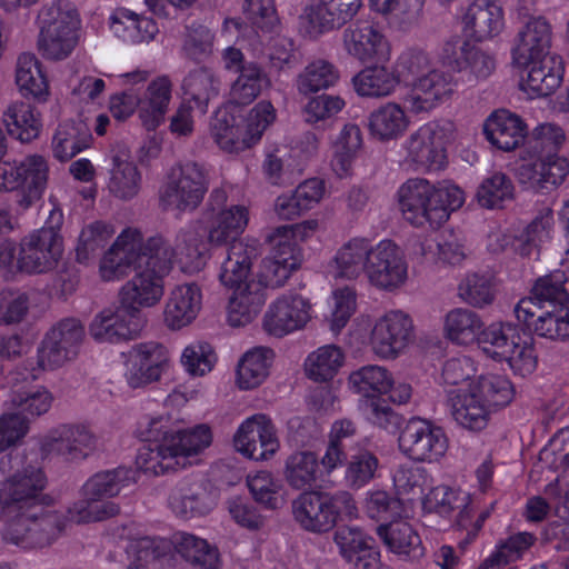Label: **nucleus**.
<instances>
[{
  "mask_svg": "<svg viewBox=\"0 0 569 569\" xmlns=\"http://www.w3.org/2000/svg\"><path fill=\"white\" fill-rule=\"evenodd\" d=\"M0 473L6 477L0 481L4 542L27 550L51 546L64 532L68 517L53 509L52 498L44 493V471L12 450L0 458Z\"/></svg>",
  "mask_w": 569,
  "mask_h": 569,
  "instance_id": "nucleus-1",
  "label": "nucleus"
},
{
  "mask_svg": "<svg viewBox=\"0 0 569 569\" xmlns=\"http://www.w3.org/2000/svg\"><path fill=\"white\" fill-rule=\"evenodd\" d=\"M138 435L143 445L137 455V468L148 476H160L177 468H184L188 458L209 447L212 440L208 426L189 430L170 431L162 417H144L139 421Z\"/></svg>",
  "mask_w": 569,
  "mask_h": 569,
  "instance_id": "nucleus-2",
  "label": "nucleus"
},
{
  "mask_svg": "<svg viewBox=\"0 0 569 569\" xmlns=\"http://www.w3.org/2000/svg\"><path fill=\"white\" fill-rule=\"evenodd\" d=\"M173 257L174 250L162 237L144 242L139 230L127 228L101 259L100 274L103 280L113 281L140 270L163 280L172 269Z\"/></svg>",
  "mask_w": 569,
  "mask_h": 569,
  "instance_id": "nucleus-3",
  "label": "nucleus"
},
{
  "mask_svg": "<svg viewBox=\"0 0 569 569\" xmlns=\"http://www.w3.org/2000/svg\"><path fill=\"white\" fill-rule=\"evenodd\" d=\"M399 209L405 220L415 227H440L450 212L465 202L463 191L453 184H432L422 178H411L397 192Z\"/></svg>",
  "mask_w": 569,
  "mask_h": 569,
  "instance_id": "nucleus-4",
  "label": "nucleus"
},
{
  "mask_svg": "<svg viewBox=\"0 0 569 569\" xmlns=\"http://www.w3.org/2000/svg\"><path fill=\"white\" fill-rule=\"evenodd\" d=\"M38 50L48 60L67 59L80 39L81 18L74 3L57 0L42 7L39 13Z\"/></svg>",
  "mask_w": 569,
  "mask_h": 569,
  "instance_id": "nucleus-5",
  "label": "nucleus"
},
{
  "mask_svg": "<svg viewBox=\"0 0 569 569\" xmlns=\"http://www.w3.org/2000/svg\"><path fill=\"white\" fill-rule=\"evenodd\" d=\"M128 479V471L118 468L93 475L82 487L83 498L68 508L70 520L77 523L102 521L119 513V507L104 498L117 496Z\"/></svg>",
  "mask_w": 569,
  "mask_h": 569,
  "instance_id": "nucleus-6",
  "label": "nucleus"
},
{
  "mask_svg": "<svg viewBox=\"0 0 569 569\" xmlns=\"http://www.w3.org/2000/svg\"><path fill=\"white\" fill-rule=\"evenodd\" d=\"M209 184V171L204 164L191 160L179 163L171 169L160 192V201L167 210L192 212L201 204Z\"/></svg>",
  "mask_w": 569,
  "mask_h": 569,
  "instance_id": "nucleus-7",
  "label": "nucleus"
},
{
  "mask_svg": "<svg viewBox=\"0 0 569 569\" xmlns=\"http://www.w3.org/2000/svg\"><path fill=\"white\" fill-rule=\"evenodd\" d=\"M61 223L62 213L51 211L49 221L42 228L21 240L17 259L19 270L27 273H44L57 266L62 254Z\"/></svg>",
  "mask_w": 569,
  "mask_h": 569,
  "instance_id": "nucleus-8",
  "label": "nucleus"
},
{
  "mask_svg": "<svg viewBox=\"0 0 569 569\" xmlns=\"http://www.w3.org/2000/svg\"><path fill=\"white\" fill-rule=\"evenodd\" d=\"M48 173V163L39 154L27 156L18 163H0V190H17V203L28 209L42 198Z\"/></svg>",
  "mask_w": 569,
  "mask_h": 569,
  "instance_id": "nucleus-9",
  "label": "nucleus"
},
{
  "mask_svg": "<svg viewBox=\"0 0 569 569\" xmlns=\"http://www.w3.org/2000/svg\"><path fill=\"white\" fill-rule=\"evenodd\" d=\"M453 132L449 120L429 121L413 131L405 142L407 161L427 170H440L446 166V146Z\"/></svg>",
  "mask_w": 569,
  "mask_h": 569,
  "instance_id": "nucleus-10",
  "label": "nucleus"
},
{
  "mask_svg": "<svg viewBox=\"0 0 569 569\" xmlns=\"http://www.w3.org/2000/svg\"><path fill=\"white\" fill-rule=\"evenodd\" d=\"M519 337L510 325L492 323L483 333V351L498 361H507L515 373L526 377L537 367L535 349L516 341Z\"/></svg>",
  "mask_w": 569,
  "mask_h": 569,
  "instance_id": "nucleus-11",
  "label": "nucleus"
},
{
  "mask_svg": "<svg viewBox=\"0 0 569 569\" xmlns=\"http://www.w3.org/2000/svg\"><path fill=\"white\" fill-rule=\"evenodd\" d=\"M398 443L405 456L418 462L438 461L448 449L445 431L421 418H411L406 422L401 428Z\"/></svg>",
  "mask_w": 569,
  "mask_h": 569,
  "instance_id": "nucleus-12",
  "label": "nucleus"
},
{
  "mask_svg": "<svg viewBox=\"0 0 569 569\" xmlns=\"http://www.w3.org/2000/svg\"><path fill=\"white\" fill-rule=\"evenodd\" d=\"M143 327V319L137 307L119 305L103 308L91 320L89 336L97 342L119 343L136 339Z\"/></svg>",
  "mask_w": 569,
  "mask_h": 569,
  "instance_id": "nucleus-13",
  "label": "nucleus"
},
{
  "mask_svg": "<svg viewBox=\"0 0 569 569\" xmlns=\"http://www.w3.org/2000/svg\"><path fill=\"white\" fill-rule=\"evenodd\" d=\"M84 338V328L78 319L66 318L56 323L44 336L38 350L42 369H54L73 359Z\"/></svg>",
  "mask_w": 569,
  "mask_h": 569,
  "instance_id": "nucleus-14",
  "label": "nucleus"
},
{
  "mask_svg": "<svg viewBox=\"0 0 569 569\" xmlns=\"http://www.w3.org/2000/svg\"><path fill=\"white\" fill-rule=\"evenodd\" d=\"M97 436L83 423H62L51 429L41 442L46 455L67 462L87 459L97 449Z\"/></svg>",
  "mask_w": 569,
  "mask_h": 569,
  "instance_id": "nucleus-15",
  "label": "nucleus"
},
{
  "mask_svg": "<svg viewBox=\"0 0 569 569\" xmlns=\"http://www.w3.org/2000/svg\"><path fill=\"white\" fill-rule=\"evenodd\" d=\"M515 315L526 329L536 336L553 340H569V309L553 306L551 310L531 299H521L515 307Z\"/></svg>",
  "mask_w": 569,
  "mask_h": 569,
  "instance_id": "nucleus-16",
  "label": "nucleus"
},
{
  "mask_svg": "<svg viewBox=\"0 0 569 569\" xmlns=\"http://www.w3.org/2000/svg\"><path fill=\"white\" fill-rule=\"evenodd\" d=\"M412 319L400 310L380 317L370 336L373 352L385 359H395L413 340Z\"/></svg>",
  "mask_w": 569,
  "mask_h": 569,
  "instance_id": "nucleus-17",
  "label": "nucleus"
},
{
  "mask_svg": "<svg viewBox=\"0 0 569 569\" xmlns=\"http://www.w3.org/2000/svg\"><path fill=\"white\" fill-rule=\"evenodd\" d=\"M311 303L297 292H287L277 298L263 316V329L270 336L282 338L302 329L310 320Z\"/></svg>",
  "mask_w": 569,
  "mask_h": 569,
  "instance_id": "nucleus-18",
  "label": "nucleus"
},
{
  "mask_svg": "<svg viewBox=\"0 0 569 569\" xmlns=\"http://www.w3.org/2000/svg\"><path fill=\"white\" fill-rule=\"evenodd\" d=\"M569 172V162L558 154L532 153L516 168V178L526 189L548 191L558 187Z\"/></svg>",
  "mask_w": 569,
  "mask_h": 569,
  "instance_id": "nucleus-19",
  "label": "nucleus"
},
{
  "mask_svg": "<svg viewBox=\"0 0 569 569\" xmlns=\"http://www.w3.org/2000/svg\"><path fill=\"white\" fill-rule=\"evenodd\" d=\"M366 276L371 284L385 290H393L403 284L407 263L400 248L391 240H382L373 246Z\"/></svg>",
  "mask_w": 569,
  "mask_h": 569,
  "instance_id": "nucleus-20",
  "label": "nucleus"
},
{
  "mask_svg": "<svg viewBox=\"0 0 569 569\" xmlns=\"http://www.w3.org/2000/svg\"><path fill=\"white\" fill-rule=\"evenodd\" d=\"M233 441L239 452L256 461L271 458L280 447L276 427L264 415H254L242 422Z\"/></svg>",
  "mask_w": 569,
  "mask_h": 569,
  "instance_id": "nucleus-21",
  "label": "nucleus"
},
{
  "mask_svg": "<svg viewBox=\"0 0 569 569\" xmlns=\"http://www.w3.org/2000/svg\"><path fill=\"white\" fill-rule=\"evenodd\" d=\"M347 52L361 62L388 61L390 44L375 23L359 20L343 31Z\"/></svg>",
  "mask_w": 569,
  "mask_h": 569,
  "instance_id": "nucleus-22",
  "label": "nucleus"
},
{
  "mask_svg": "<svg viewBox=\"0 0 569 569\" xmlns=\"http://www.w3.org/2000/svg\"><path fill=\"white\" fill-rule=\"evenodd\" d=\"M457 82L450 72L431 69L426 76L412 82V91L408 96L412 111L428 112L449 101L456 91Z\"/></svg>",
  "mask_w": 569,
  "mask_h": 569,
  "instance_id": "nucleus-23",
  "label": "nucleus"
},
{
  "mask_svg": "<svg viewBox=\"0 0 569 569\" xmlns=\"http://www.w3.org/2000/svg\"><path fill=\"white\" fill-rule=\"evenodd\" d=\"M362 0H311L303 16L309 22V33L317 36L340 29L358 13Z\"/></svg>",
  "mask_w": 569,
  "mask_h": 569,
  "instance_id": "nucleus-24",
  "label": "nucleus"
},
{
  "mask_svg": "<svg viewBox=\"0 0 569 569\" xmlns=\"http://www.w3.org/2000/svg\"><path fill=\"white\" fill-rule=\"evenodd\" d=\"M552 29L541 17L530 19L517 33L512 48V60L517 66L530 63L547 56H557L550 51Z\"/></svg>",
  "mask_w": 569,
  "mask_h": 569,
  "instance_id": "nucleus-25",
  "label": "nucleus"
},
{
  "mask_svg": "<svg viewBox=\"0 0 569 569\" xmlns=\"http://www.w3.org/2000/svg\"><path fill=\"white\" fill-rule=\"evenodd\" d=\"M522 67L527 69V74L521 78L520 88L531 98L548 97L562 82L563 62L558 54L532 60Z\"/></svg>",
  "mask_w": 569,
  "mask_h": 569,
  "instance_id": "nucleus-26",
  "label": "nucleus"
},
{
  "mask_svg": "<svg viewBox=\"0 0 569 569\" xmlns=\"http://www.w3.org/2000/svg\"><path fill=\"white\" fill-rule=\"evenodd\" d=\"M257 240L233 241L226 248V257L221 263L219 279L224 287L244 284L251 280L253 260L260 256Z\"/></svg>",
  "mask_w": 569,
  "mask_h": 569,
  "instance_id": "nucleus-27",
  "label": "nucleus"
},
{
  "mask_svg": "<svg viewBox=\"0 0 569 569\" xmlns=\"http://www.w3.org/2000/svg\"><path fill=\"white\" fill-rule=\"evenodd\" d=\"M505 26L503 10L493 0H475L463 16V31L475 41L498 36Z\"/></svg>",
  "mask_w": 569,
  "mask_h": 569,
  "instance_id": "nucleus-28",
  "label": "nucleus"
},
{
  "mask_svg": "<svg viewBox=\"0 0 569 569\" xmlns=\"http://www.w3.org/2000/svg\"><path fill=\"white\" fill-rule=\"evenodd\" d=\"M202 293L194 283L176 286L168 298L164 308V322L171 329H181L190 325L201 309Z\"/></svg>",
  "mask_w": 569,
  "mask_h": 569,
  "instance_id": "nucleus-29",
  "label": "nucleus"
},
{
  "mask_svg": "<svg viewBox=\"0 0 569 569\" xmlns=\"http://www.w3.org/2000/svg\"><path fill=\"white\" fill-rule=\"evenodd\" d=\"M168 501L171 510L182 518L207 515L213 506L207 486L199 479H183L178 482Z\"/></svg>",
  "mask_w": 569,
  "mask_h": 569,
  "instance_id": "nucleus-30",
  "label": "nucleus"
},
{
  "mask_svg": "<svg viewBox=\"0 0 569 569\" xmlns=\"http://www.w3.org/2000/svg\"><path fill=\"white\" fill-rule=\"evenodd\" d=\"M292 515L300 527L315 533L333 528L325 491H305L292 501Z\"/></svg>",
  "mask_w": 569,
  "mask_h": 569,
  "instance_id": "nucleus-31",
  "label": "nucleus"
},
{
  "mask_svg": "<svg viewBox=\"0 0 569 569\" xmlns=\"http://www.w3.org/2000/svg\"><path fill=\"white\" fill-rule=\"evenodd\" d=\"M483 133L496 148L511 151L525 141L527 126L517 114L507 110H498L486 120Z\"/></svg>",
  "mask_w": 569,
  "mask_h": 569,
  "instance_id": "nucleus-32",
  "label": "nucleus"
},
{
  "mask_svg": "<svg viewBox=\"0 0 569 569\" xmlns=\"http://www.w3.org/2000/svg\"><path fill=\"white\" fill-rule=\"evenodd\" d=\"M233 293L227 307L228 322L232 327L250 323L259 313L266 301V293L260 282L251 279L249 282L231 287Z\"/></svg>",
  "mask_w": 569,
  "mask_h": 569,
  "instance_id": "nucleus-33",
  "label": "nucleus"
},
{
  "mask_svg": "<svg viewBox=\"0 0 569 569\" xmlns=\"http://www.w3.org/2000/svg\"><path fill=\"white\" fill-rule=\"evenodd\" d=\"M52 401V395L43 387L14 385L4 406L10 411L7 415H19L29 427L32 419L48 412Z\"/></svg>",
  "mask_w": 569,
  "mask_h": 569,
  "instance_id": "nucleus-34",
  "label": "nucleus"
},
{
  "mask_svg": "<svg viewBox=\"0 0 569 569\" xmlns=\"http://www.w3.org/2000/svg\"><path fill=\"white\" fill-rule=\"evenodd\" d=\"M112 33L124 42L143 43L158 33L157 23L126 8H117L109 17Z\"/></svg>",
  "mask_w": 569,
  "mask_h": 569,
  "instance_id": "nucleus-35",
  "label": "nucleus"
},
{
  "mask_svg": "<svg viewBox=\"0 0 569 569\" xmlns=\"http://www.w3.org/2000/svg\"><path fill=\"white\" fill-rule=\"evenodd\" d=\"M487 329L481 317L467 308H455L445 317V335L457 345L468 346L478 341L483 348L482 338Z\"/></svg>",
  "mask_w": 569,
  "mask_h": 569,
  "instance_id": "nucleus-36",
  "label": "nucleus"
},
{
  "mask_svg": "<svg viewBox=\"0 0 569 569\" xmlns=\"http://www.w3.org/2000/svg\"><path fill=\"white\" fill-rule=\"evenodd\" d=\"M172 83L166 76L152 80L139 99V116L147 130H154L163 121L171 100Z\"/></svg>",
  "mask_w": 569,
  "mask_h": 569,
  "instance_id": "nucleus-37",
  "label": "nucleus"
},
{
  "mask_svg": "<svg viewBox=\"0 0 569 569\" xmlns=\"http://www.w3.org/2000/svg\"><path fill=\"white\" fill-rule=\"evenodd\" d=\"M449 405L453 420L465 429L482 430L488 422V407L477 392L449 391Z\"/></svg>",
  "mask_w": 569,
  "mask_h": 569,
  "instance_id": "nucleus-38",
  "label": "nucleus"
},
{
  "mask_svg": "<svg viewBox=\"0 0 569 569\" xmlns=\"http://www.w3.org/2000/svg\"><path fill=\"white\" fill-rule=\"evenodd\" d=\"M249 220V212L244 206H231L220 210L211 218L208 240L213 246L231 244L239 241L238 237L244 231Z\"/></svg>",
  "mask_w": 569,
  "mask_h": 569,
  "instance_id": "nucleus-39",
  "label": "nucleus"
},
{
  "mask_svg": "<svg viewBox=\"0 0 569 569\" xmlns=\"http://www.w3.org/2000/svg\"><path fill=\"white\" fill-rule=\"evenodd\" d=\"M3 123L8 133L21 142L38 138L42 128L40 113L26 101L10 103L3 112Z\"/></svg>",
  "mask_w": 569,
  "mask_h": 569,
  "instance_id": "nucleus-40",
  "label": "nucleus"
},
{
  "mask_svg": "<svg viewBox=\"0 0 569 569\" xmlns=\"http://www.w3.org/2000/svg\"><path fill=\"white\" fill-rule=\"evenodd\" d=\"M377 535L391 552L418 558L423 553L421 539L413 527L403 520L380 525Z\"/></svg>",
  "mask_w": 569,
  "mask_h": 569,
  "instance_id": "nucleus-41",
  "label": "nucleus"
},
{
  "mask_svg": "<svg viewBox=\"0 0 569 569\" xmlns=\"http://www.w3.org/2000/svg\"><path fill=\"white\" fill-rule=\"evenodd\" d=\"M410 120L400 104L387 102L373 110L368 119L372 137L380 141L398 139L407 130Z\"/></svg>",
  "mask_w": 569,
  "mask_h": 569,
  "instance_id": "nucleus-42",
  "label": "nucleus"
},
{
  "mask_svg": "<svg viewBox=\"0 0 569 569\" xmlns=\"http://www.w3.org/2000/svg\"><path fill=\"white\" fill-rule=\"evenodd\" d=\"M113 167L108 189L116 198L128 201L138 196L141 189V173L137 166L129 160L126 150L117 152L112 158Z\"/></svg>",
  "mask_w": 569,
  "mask_h": 569,
  "instance_id": "nucleus-43",
  "label": "nucleus"
},
{
  "mask_svg": "<svg viewBox=\"0 0 569 569\" xmlns=\"http://www.w3.org/2000/svg\"><path fill=\"white\" fill-rule=\"evenodd\" d=\"M316 222L306 221L290 226H280L274 228L266 238L271 247L270 258L283 263L297 262V269L300 266L299 250L297 239H302L307 229L313 230Z\"/></svg>",
  "mask_w": 569,
  "mask_h": 569,
  "instance_id": "nucleus-44",
  "label": "nucleus"
},
{
  "mask_svg": "<svg viewBox=\"0 0 569 569\" xmlns=\"http://www.w3.org/2000/svg\"><path fill=\"white\" fill-rule=\"evenodd\" d=\"M211 132L218 146L227 152H240L253 143L244 124L227 110H219L212 122Z\"/></svg>",
  "mask_w": 569,
  "mask_h": 569,
  "instance_id": "nucleus-45",
  "label": "nucleus"
},
{
  "mask_svg": "<svg viewBox=\"0 0 569 569\" xmlns=\"http://www.w3.org/2000/svg\"><path fill=\"white\" fill-rule=\"evenodd\" d=\"M136 276L128 281L120 291V299L127 307H152L163 296V280L150 276L140 270H134Z\"/></svg>",
  "mask_w": 569,
  "mask_h": 569,
  "instance_id": "nucleus-46",
  "label": "nucleus"
},
{
  "mask_svg": "<svg viewBox=\"0 0 569 569\" xmlns=\"http://www.w3.org/2000/svg\"><path fill=\"white\" fill-rule=\"evenodd\" d=\"M319 473V459L312 451H295L284 460L283 479L291 489L311 488L317 482Z\"/></svg>",
  "mask_w": 569,
  "mask_h": 569,
  "instance_id": "nucleus-47",
  "label": "nucleus"
},
{
  "mask_svg": "<svg viewBox=\"0 0 569 569\" xmlns=\"http://www.w3.org/2000/svg\"><path fill=\"white\" fill-rule=\"evenodd\" d=\"M91 133L81 121L60 123L52 139V152L59 161H68L89 147Z\"/></svg>",
  "mask_w": 569,
  "mask_h": 569,
  "instance_id": "nucleus-48",
  "label": "nucleus"
},
{
  "mask_svg": "<svg viewBox=\"0 0 569 569\" xmlns=\"http://www.w3.org/2000/svg\"><path fill=\"white\" fill-rule=\"evenodd\" d=\"M352 83L356 92L361 97L385 98L396 90L399 76L385 66H373L358 72Z\"/></svg>",
  "mask_w": 569,
  "mask_h": 569,
  "instance_id": "nucleus-49",
  "label": "nucleus"
},
{
  "mask_svg": "<svg viewBox=\"0 0 569 569\" xmlns=\"http://www.w3.org/2000/svg\"><path fill=\"white\" fill-rule=\"evenodd\" d=\"M373 246L368 239L353 238L345 243L335 257L338 276L356 279L361 273L367 274V264Z\"/></svg>",
  "mask_w": 569,
  "mask_h": 569,
  "instance_id": "nucleus-50",
  "label": "nucleus"
},
{
  "mask_svg": "<svg viewBox=\"0 0 569 569\" xmlns=\"http://www.w3.org/2000/svg\"><path fill=\"white\" fill-rule=\"evenodd\" d=\"M274 353L270 348H254L242 357L238 365L237 381L241 389L260 386L269 375Z\"/></svg>",
  "mask_w": 569,
  "mask_h": 569,
  "instance_id": "nucleus-51",
  "label": "nucleus"
},
{
  "mask_svg": "<svg viewBox=\"0 0 569 569\" xmlns=\"http://www.w3.org/2000/svg\"><path fill=\"white\" fill-rule=\"evenodd\" d=\"M269 76L256 62H247V66L239 71L238 78L230 88V99L236 104H249L261 92L263 88H270Z\"/></svg>",
  "mask_w": 569,
  "mask_h": 569,
  "instance_id": "nucleus-52",
  "label": "nucleus"
},
{
  "mask_svg": "<svg viewBox=\"0 0 569 569\" xmlns=\"http://www.w3.org/2000/svg\"><path fill=\"white\" fill-rule=\"evenodd\" d=\"M182 89L200 111L206 113L209 102L219 94L220 80L211 69L201 67L187 74L182 82Z\"/></svg>",
  "mask_w": 569,
  "mask_h": 569,
  "instance_id": "nucleus-53",
  "label": "nucleus"
},
{
  "mask_svg": "<svg viewBox=\"0 0 569 569\" xmlns=\"http://www.w3.org/2000/svg\"><path fill=\"white\" fill-rule=\"evenodd\" d=\"M176 550L188 562L202 569H219L221 561L216 547L197 536L181 532L176 536Z\"/></svg>",
  "mask_w": 569,
  "mask_h": 569,
  "instance_id": "nucleus-54",
  "label": "nucleus"
},
{
  "mask_svg": "<svg viewBox=\"0 0 569 569\" xmlns=\"http://www.w3.org/2000/svg\"><path fill=\"white\" fill-rule=\"evenodd\" d=\"M16 83L24 96L42 98L48 94V82L41 64L33 53H21L18 57Z\"/></svg>",
  "mask_w": 569,
  "mask_h": 569,
  "instance_id": "nucleus-55",
  "label": "nucleus"
},
{
  "mask_svg": "<svg viewBox=\"0 0 569 569\" xmlns=\"http://www.w3.org/2000/svg\"><path fill=\"white\" fill-rule=\"evenodd\" d=\"M473 392L487 407H505L511 402L515 389L510 380L498 373H486L479 376L477 382L470 386Z\"/></svg>",
  "mask_w": 569,
  "mask_h": 569,
  "instance_id": "nucleus-56",
  "label": "nucleus"
},
{
  "mask_svg": "<svg viewBox=\"0 0 569 569\" xmlns=\"http://www.w3.org/2000/svg\"><path fill=\"white\" fill-rule=\"evenodd\" d=\"M566 282V272L562 270H553L538 278L531 290V296L525 299L537 301L540 306L550 303L551 307H565L569 302V293L565 286Z\"/></svg>",
  "mask_w": 569,
  "mask_h": 569,
  "instance_id": "nucleus-57",
  "label": "nucleus"
},
{
  "mask_svg": "<svg viewBox=\"0 0 569 569\" xmlns=\"http://www.w3.org/2000/svg\"><path fill=\"white\" fill-rule=\"evenodd\" d=\"M339 79L338 70L326 60L309 63L298 76L297 89L301 94H311L332 87Z\"/></svg>",
  "mask_w": 569,
  "mask_h": 569,
  "instance_id": "nucleus-58",
  "label": "nucleus"
},
{
  "mask_svg": "<svg viewBox=\"0 0 569 569\" xmlns=\"http://www.w3.org/2000/svg\"><path fill=\"white\" fill-rule=\"evenodd\" d=\"M515 196V187L511 179L503 172L497 171L485 178L477 190L479 204L487 209L502 207L505 201Z\"/></svg>",
  "mask_w": 569,
  "mask_h": 569,
  "instance_id": "nucleus-59",
  "label": "nucleus"
},
{
  "mask_svg": "<svg viewBox=\"0 0 569 569\" xmlns=\"http://www.w3.org/2000/svg\"><path fill=\"white\" fill-rule=\"evenodd\" d=\"M342 362L343 355L337 346H323L308 356L306 372L315 381H328L337 373Z\"/></svg>",
  "mask_w": 569,
  "mask_h": 569,
  "instance_id": "nucleus-60",
  "label": "nucleus"
},
{
  "mask_svg": "<svg viewBox=\"0 0 569 569\" xmlns=\"http://www.w3.org/2000/svg\"><path fill=\"white\" fill-rule=\"evenodd\" d=\"M349 382L365 397H375L388 392L392 383L389 371L380 366L368 365L353 371Z\"/></svg>",
  "mask_w": 569,
  "mask_h": 569,
  "instance_id": "nucleus-61",
  "label": "nucleus"
},
{
  "mask_svg": "<svg viewBox=\"0 0 569 569\" xmlns=\"http://www.w3.org/2000/svg\"><path fill=\"white\" fill-rule=\"evenodd\" d=\"M113 233V227L104 221H94L84 227L76 248L77 261L87 263L91 258L96 257L104 248Z\"/></svg>",
  "mask_w": 569,
  "mask_h": 569,
  "instance_id": "nucleus-62",
  "label": "nucleus"
},
{
  "mask_svg": "<svg viewBox=\"0 0 569 569\" xmlns=\"http://www.w3.org/2000/svg\"><path fill=\"white\" fill-rule=\"evenodd\" d=\"M174 254L184 259V262L193 269L204 266L207 246L202 234L196 224H189L178 232L176 237Z\"/></svg>",
  "mask_w": 569,
  "mask_h": 569,
  "instance_id": "nucleus-63",
  "label": "nucleus"
},
{
  "mask_svg": "<svg viewBox=\"0 0 569 569\" xmlns=\"http://www.w3.org/2000/svg\"><path fill=\"white\" fill-rule=\"evenodd\" d=\"M346 481L349 487L359 489L368 483L375 476L378 468L377 457L365 448H350Z\"/></svg>",
  "mask_w": 569,
  "mask_h": 569,
  "instance_id": "nucleus-64",
  "label": "nucleus"
}]
</instances>
